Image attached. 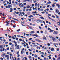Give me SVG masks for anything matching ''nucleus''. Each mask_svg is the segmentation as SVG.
I'll return each mask as SVG.
<instances>
[{
  "instance_id": "864d4df0",
  "label": "nucleus",
  "mask_w": 60,
  "mask_h": 60,
  "mask_svg": "<svg viewBox=\"0 0 60 60\" xmlns=\"http://www.w3.org/2000/svg\"><path fill=\"white\" fill-rule=\"evenodd\" d=\"M60 59V57H59L58 58V60H59Z\"/></svg>"
},
{
  "instance_id": "680f3d73",
  "label": "nucleus",
  "mask_w": 60,
  "mask_h": 60,
  "mask_svg": "<svg viewBox=\"0 0 60 60\" xmlns=\"http://www.w3.org/2000/svg\"><path fill=\"white\" fill-rule=\"evenodd\" d=\"M26 36H29V35L28 34H26Z\"/></svg>"
},
{
  "instance_id": "4c0bfd02",
  "label": "nucleus",
  "mask_w": 60,
  "mask_h": 60,
  "mask_svg": "<svg viewBox=\"0 0 60 60\" xmlns=\"http://www.w3.org/2000/svg\"><path fill=\"white\" fill-rule=\"evenodd\" d=\"M38 6L39 7L40 6V4L38 3Z\"/></svg>"
},
{
  "instance_id": "de8ad7c7",
  "label": "nucleus",
  "mask_w": 60,
  "mask_h": 60,
  "mask_svg": "<svg viewBox=\"0 0 60 60\" xmlns=\"http://www.w3.org/2000/svg\"><path fill=\"white\" fill-rule=\"evenodd\" d=\"M51 14H48V16H51Z\"/></svg>"
},
{
  "instance_id": "5701e85b",
  "label": "nucleus",
  "mask_w": 60,
  "mask_h": 60,
  "mask_svg": "<svg viewBox=\"0 0 60 60\" xmlns=\"http://www.w3.org/2000/svg\"><path fill=\"white\" fill-rule=\"evenodd\" d=\"M40 18L41 19H44V18L43 17H40Z\"/></svg>"
},
{
  "instance_id": "a19ab883",
  "label": "nucleus",
  "mask_w": 60,
  "mask_h": 60,
  "mask_svg": "<svg viewBox=\"0 0 60 60\" xmlns=\"http://www.w3.org/2000/svg\"><path fill=\"white\" fill-rule=\"evenodd\" d=\"M37 0H36L34 1V3H35L36 2H37Z\"/></svg>"
},
{
  "instance_id": "6e6552de",
  "label": "nucleus",
  "mask_w": 60,
  "mask_h": 60,
  "mask_svg": "<svg viewBox=\"0 0 60 60\" xmlns=\"http://www.w3.org/2000/svg\"><path fill=\"white\" fill-rule=\"evenodd\" d=\"M30 7V6L29 5H28L26 6V8L27 9L29 8Z\"/></svg>"
},
{
  "instance_id": "f3484780",
  "label": "nucleus",
  "mask_w": 60,
  "mask_h": 60,
  "mask_svg": "<svg viewBox=\"0 0 60 60\" xmlns=\"http://www.w3.org/2000/svg\"><path fill=\"white\" fill-rule=\"evenodd\" d=\"M37 21L41 23V22H42L41 21V20H37Z\"/></svg>"
},
{
  "instance_id": "13d9d810",
  "label": "nucleus",
  "mask_w": 60,
  "mask_h": 60,
  "mask_svg": "<svg viewBox=\"0 0 60 60\" xmlns=\"http://www.w3.org/2000/svg\"><path fill=\"white\" fill-rule=\"evenodd\" d=\"M40 11H43V9H40Z\"/></svg>"
},
{
  "instance_id": "7ed1b4c3",
  "label": "nucleus",
  "mask_w": 60,
  "mask_h": 60,
  "mask_svg": "<svg viewBox=\"0 0 60 60\" xmlns=\"http://www.w3.org/2000/svg\"><path fill=\"white\" fill-rule=\"evenodd\" d=\"M36 41H38V42H42L41 41V40L38 39H36Z\"/></svg>"
},
{
  "instance_id": "20e7f679",
  "label": "nucleus",
  "mask_w": 60,
  "mask_h": 60,
  "mask_svg": "<svg viewBox=\"0 0 60 60\" xmlns=\"http://www.w3.org/2000/svg\"><path fill=\"white\" fill-rule=\"evenodd\" d=\"M16 49H19V45H18L16 46Z\"/></svg>"
},
{
  "instance_id": "79ce46f5",
  "label": "nucleus",
  "mask_w": 60,
  "mask_h": 60,
  "mask_svg": "<svg viewBox=\"0 0 60 60\" xmlns=\"http://www.w3.org/2000/svg\"><path fill=\"white\" fill-rule=\"evenodd\" d=\"M20 31V29H18V30H17V32H19Z\"/></svg>"
},
{
  "instance_id": "e2e57ef3",
  "label": "nucleus",
  "mask_w": 60,
  "mask_h": 60,
  "mask_svg": "<svg viewBox=\"0 0 60 60\" xmlns=\"http://www.w3.org/2000/svg\"><path fill=\"white\" fill-rule=\"evenodd\" d=\"M39 15V14H37V13L36 14V15Z\"/></svg>"
},
{
  "instance_id": "58836bf2",
  "label": "nucleus",
  "mask_w": 60,
  "mask_h": 60,
  "mask_svg": "<svg viewBox=\"0 0 60 60\" xmlns=\"http://www.w3.org/2000/svg\"><path fill=\"white\" fill-rule=\"evenodd\" d=\"M25 39L26 40V42H27V41H28V40H27V38H26Z\"/></svg>"
},
{
  "instance_id": "4be33fe9",
  "label": "nucleus",
  "mask_w": 60,
  "mask_h": 60,
  "mask_svg": "<svg viewBox=\"0 0 60 60\" xmlns=\"http://www.w3.org/2000/svg\"><path fill=\"white\" fill-rule=\"evenodd\" d=\"M54 33H55V34H57V33H58V32H57L56 31H54Z\"/></svg>"
},
{
  "instance_id": "9d476101",
  "label": "nucleus",
  "mask_w": 60,
  "mask_h": 60,
  "mask_svg": "<svg viewBox=\"0 0 60 60\" xmlns=\"http://www.w3.org/2000/svg\"><path fill=\"white\" fill-rule=\"evenodd\" d=\"M34 31H31L30 32V34H34Z\"/></svg>"
},
{
  "instance_id": "c85d7f7f",
  "label": "nucleus",
  "mask_w": 60,
  "mask_h": 60,
  "mask_svg": "<svg viewBox=\"0 0 60 60\" xmlns=\"http://www.w3.org/2000/svg\"><path fill=\"white\" fill-rule=\"evenodd\" d=\"M52 20L54 22H56V21L54 19H52Z\"/></svg>"
},
{
  "instance_id": "4468645a",
  "label": "nucleus",
  "mask_w": 60,
  "mask_h": 60,
  "mask_svg": "<svg viewBox=\"0 0 60 60\" xmlns=\"http://www.w3.org/2000/svg\"><path fill=\"white\" fill-rule=\"evenodd\" d=\"M12 19H14V20H16L17 21H18V20L16 18H12Z\"/></svg>"
},
{
  "instance_id": "37998d69",
  "label": "nucleus",
  "mask_w": 60,
  "mask_h": 60,
  "mask_svg": "<svg viewBox=\"0 0 60 60\" xmlns=\"http://www.w3.org/2000/svg\"><path fill=\"white\" fill-rule=\"evenodd\" d=\"M48 18H49V19H51V20H52V19L50 17H49V16H48Z\"/></svg>"
},
{
  "instance_id": "09e8293b",
  "label": "nucleus",
  "mask_w": 60,
  "mask_h": 60,
  "mask_svg": "<svg viewBox=\"0 0 60 60\" xmlns=\"http://www.w3.org/2000/svg\"><path fill=\"white\" fill-rule=\"evenodd\" d=\"M8 36L9 38H11V36L9 35H8Z\"/></svg>"
},
{
  "instance_id": "3c124183",
  "label": "nucleus",
  "mask_w": 60,
  "mask_h": 60,
  "mask_svg": "<svg viewBox=\"0 0 60 60\" xmlns=\"http://www.w3.org/2000/svg\"><path fill=\"white\" fill-rule=\"evenodd\" d=\"M3 51H4V50H5V49L4 48H3Z\"/></svg>"
},
{
  "instance_id": "b1692460",
  "label": "nucleus",
  "mask_w": 60,
  "mask_h": 60,
  "mask_svg": "<svg viewBox=\"0 0 60 60\" xmlns=\"http://www.w3.org/2000/svg\"><path fill=\"white\" fill-rule=\"evenodd\" d=\"M11 6L10 5H8V8H11Z\"/></svg>"
},
{
  "instance_id": "5fc2aeb1",
  "label": "nucleus",
  "mask_w": 60,
  "mask_h": 60,
  "mask_svg": "<svg viewBox=\"0 0 60 60\" xmlns=\"http://www.w3.org/2000/svg\"><path fill=\"white\" fill-rule=\"evenodd\" d=\"M45 28H47L48 27V26L47 25H46L45 26Z\"/></svg>"
},
{
  "instance_id": "c756f323",
  "label": "nucleus",
  "mask_w": 60,
  "mask_h": 60,
  "mask_svg": "<svg viewBox=\"0 0 60 60\" xmlns=\"http://www.w3.org/2000/svg\"><path fill=\"white\" fill-rule=\"evenodd\" d=\"M9 24H10V23H8L6 25V26H9Z\"/></svg>"
},
{
  "instance_id": "e433bc0d",
  "label": "nucleus",
  "mask_w": 60,
  "mask_h": 60,
  "mask_svg": "<svg viewBox=\"0 0 60 60\" xmlns=\"http://www.w3.org/2000/svg\"><path fill=\"white\" fill-rule=\"evenodd\" d=\"M22 3H20V4H19V6H20V5H22Z\"/></svg>"
},
{
  "instance_id": "bb28decb",
  "label": "nucleus",
  "mask_w": 60,
  "mask_h": 60,
  "mask_svg": "<svg viewBox=\"0 0 60 60\" xmlns=\"http://www.w3.org/2000/svg\"><path fill=\"white\" fill-rule=\"evenodd\" d=\"M20 14L21 15V16H23V15H22V12H20Z\"/></svg>"
},
{
  "instance_id": "a878e982",
  "label": "nucleus",
  "mask_w": 60,
  "mask_h": 60,
  "mask_svg": "<svg viewBox=\"0 0 60 60\" xmlns=\"http://www.w3.org/2000/svg\"><path fill=\"white\" fill-rule=\"evenodd\" d=\"M17 55H19V51H18L17 52Z\"/></svg>"
},
{
  "instance_id": "f704fd0d",
  "label": "nucleus",
  "mask_w": 60,
  "mask_h": 60,
  "mask_svg": "<svg viewBox=\"0 0 60 60\" xmlns=\"http://www.w3.org/2000/svg\"><path fill=\"white\" fill-rule=\"evenodd\" d=\"M37 3H36L35 4V6H37Z\"/></svg>"
},
{
  "instance_id": "423d86ee",
  "label": "nucleus",
  "mask_w": 60,
  "mask_h": 60,
  "mask_svg": "<svg viewBox=\"0 0 60 60\" xmlns=\"http://www.w3.org/2000/svg\"><path fill=\"white\" fill-rule=\"evenodd\" d=\"M3 48H4V46H3L2 45H1L0 46V49H2Z\"/></svg>"
},
{
  "instance_id": "393cba45",
  "label": "nucleus",
  "mask_w": 60,
  "mask_h": 60,
  "mask_svg": "<svg viewBox=\"0 0 60 60\" xmlns=\"http://www.w3.org/2000/svg\"><path fill=\"white\" fill-rule=\"evenodd\" d=\"M28 57L29 59H31L32 58V57L31 56H28Z\"/></svg>"
},
{
  "instance_id": "0e129e2a",
  "label": "nucleus",
  "mask_w": 60,
  "mask_h": 60,
  "mask_svg": "<svg viewBox=\"0 0 60 60\" xmlns=\"http://www.w3.org/2000/svg\"><path fill=\"white\" fill-rule=\"evenodd\" d=\"M14 10H16V8H14Z\"/></svg>"
},
{
  "instance_id": "ea45409f",
  "label": "nucleus",
  "mask_w": 60,
  "mask_h": 60,
  "mask_svg": "<svg viewBox=\"0 0 60 60\" xmlns=\"http://www.w3.org/2000/svg\"><path fill=\"white\" fill-rule=\"evenodd\" d=\"M17 37H19V38L20 37V35H17Z\"/></svg>"
},
{
  "instance_id": "8fccbe9b",
  "label": "nucleus",
  "mask_w": 60,
  "mask_h": 60,
  "mask_svg": "<svg viewBox=\"0 0 60 60\" xmlns=\"http://www.w3.org/2000/svg\"><path fill=\"white\" fill-rule=\"evenodd\" d=\"M43 23H44V24L45 25V22H44V21H43Z\"/></svg>"
},
{
  "instance_id": "7c9ffc66",
  "label": "nucleus",
  "mask_w": 60,
  "mask_h": 60,
  "mask_svg": "<svg viewBox=\"0 0 60 60\" xmlns=\"http://www.w3.org/2000/svg\"><path fill=\"white\" fill-rule=\"evenodd\" d=\"M14 37V36H12V38L14 40H15V38H14V37Z\"/></svg>"
},
{
  "instance_id": "f257e3e1",
  "label": "nucleus",
  "mask_w": 60,
  "mask_h": 60,
  "mask_svg": "<svg viewBox=\"0 0 60 60\" xmlns=\"http://www.w3.org/2000/svg\"><path fill=\"white\" fill-rule=\"evenodd\" d=\"M55 12L56 13H58L59 12V10L57 9H55Z\"/></svg>"
},
{
  "instance_id": "f03ea898",
  "label": "nucleus",
  "mask_w": 60,
  "mask_h": 60,
  "mask_svg": "<svg viewBox=\"0 0 60 60\" xmlns=\"http://www.w3.org/2000/svg\"><path fill=\"white\" fill-rule=\"evenodd\" d=\"M5 55H6V54L3 53L2 54V55L1 56L3 57V58H4V56Z\"/></svg>"
},
{
  "instance_id": "72a5a7b5",
  "label": "nucleus",
  "mask_w": 60,
  "mask_h": 60,
  "mask_svg": "<svg viewBox=\"0 0 60 60\" xmlns=\"http://www.w3.org/2000/svg\"><path fill=\"white\" fill-rule=\"evenodd\" d=\"M48 30H51V29H50L49 28H48Z\"/></svg>"
},
{
  "instance_id": "1a4fd4ad",
  "label": "nucleus",
  "mask_w": 60,
  "mask_h": 60,
  "mask_svg": "<svg viewBox=\"0 0 60 60\" xmlns=\"http://www.w3.org/2000/svg\"><path fill=\"white\" fill-rule=\"evenodd\" d=\"M56 5L57 6H58V8H59V7H60V5L57 4H56Z\"/></svg>"
},
{
  "instance_id": "39448f33",
  "label": "nucleus",
  "mask_w": 60,
  "mask_h": 60,
  "mask_svg": "<svg viewBox=\"0 0 60 60\" xmlns=\"http://www.w3.org/2000/svg\"><path fill=\"white\" fill-rule=\"evenodd\" d=\"M51 50V51H54L55 49H54V48H52Z\"/></svg>"
},
{
  "instance_id": "dca6fc26",
  "label": "nucleus",
  "mask_w": 60,
  "mask_h": 60,
  "mask_svg": "<svg viewBox=\"0 0 60 60\" xmlns=\"http://www.w3.org/2000/svg\"><path fill=\"white\" fill-rule=\"evenodd\" d=\"M24 52H23L22 51H21V54H23Z\"/></svg>"
},
{
  "instance_id": "603ef678",
  "label": "nucleus",
  "mask_w": 60,
  "mask_h": 60,
  "mask_svg": "<svg viewBox=\"0 0 60 60\" xmlns=\"http://www.w3.org/2000/svg\"><path fill=\"white\" fill-rule=\"evenodd\" d=\"M51 56V55H49V56H48L49 57H50Z\"/></svg>"
},
{
  "instance_id": "a211bd4d",
  "label": "nucleus",
  "mask_w": 60,
  "mask_h": 60,
  "mask_svg": "<svg viewBox=\"0 0 60 60\" xmlns=\"http://www.w3.org/2000/svg\"><path fill=\"white\" fill-rule=\"evenodd\" d=\"M54 38L53 37V36H50V39H52Z\"/></svg>"
},
{
  "instance_id": "aec40b11",
  "label": "nucleus",
  "mask_w": 60,
  "mask_h": 60,
  "mask_svg": "<svg viewBox=\"0 0 60 60\" xmlns=\"http://www.w3.org/2000/svg\"><path fill=\"white\" fill-rule=\"evenodd\" d=\"M9 55H6L5 56V57H9Z\"/></svg>"
},
{
  "instance_id": "a18cd8bd",
  "label": "nucleus",
  "mask_w": 60,
  "mask_h": 60,
  "mask_svg": "<svg viewBox=\"0 0 60 60\" xmlns=\"http://www.w3.org/2000/svg\"><path fill=\"white\" fill-rule=\"evenodd\" d=\"M10 10H13V9H12V8H11L10 9Z\"/></svg>"
},
{
  "instance_id": "49530a36",
  "label": "nucleus",
  "mask_w": 60,
  "mask_h": 60,
  "mask_svg": "<svg viewBox=\"0 0 60 60\" xmlns=\"http://www.w3.org/2000/svg\"><path fill=\"white\" fill-rule=\"evenodd\" d=\"M7 59L8 60H9V56H8V57H7Z\"/></svg>"
},
{
  "instance_id": "69168bd1",
  "label": "nucleus",
  "mask_w": 60,
  "mask_h": 60,
  "mask_svg": "<svg viewBox=\"0 0 60 60\" xmlns=\"http://www.w3.org/2000/svg\"><path fill=\"white\" fill-rule=\"evenodd\" d=\"M16 40H19V38H16Z\"/></svg>"
},
{
  "instance_id": "0eeeda50",
  "label": "nucleus",
  "mask_w": 60,
  "mask_h": 60,
  "mask_svg": "<svg viewBox=\"0 0 60 60\" xmlns=\"http://www.w3.org/2000/svg\"><path fill=\"white\" fill-rule=\"evenodd\" d=\"M52 40H53V41H56V39L54 38H52Z\"/></svg>"
},
{
  "instance_id": "6ab92c4d",
  "label": "nucleus",
  "mask_w": 60,
  "mask_h": 60,
  "mask_svg": "<svg viewBox=\"0 0 60 60\" xmlns=\"http://www.w3.org/2000/svg\"><path fill=\"white\" fill-rule=\"evenodd\" d=\"M47 45L48 46H50V44L49 43H47Z\"/></svg>"
},
{
  "instance_id": "c9c22d12",
  "label": "nucleus",
  "mask_w": 60,
  "mask_h": 60,
  "mask_svg": "<svg viewBox=\"0 0 60 60\" xmlns=\"http://www.w3.org/2000/svg\"><path fill=\"white\" fill-rule=\"evenodd\" d=\"M51 3V2L50 1H49L47 3V4H50Z\"/></svg>"
},
{
  "instance_id": "2eb2a0df",
  "label": "nucleus",
  "mask_w": 60,
  "mask_h": 60,
  "mask_svg": "<svg viewBox=\"0 0 60 60\" xmlns=\"http://www.w3.org/2000/svg\"><path fill=\"white\" fill-rule=\"evenodd\" d=\"M33 17V16L32 15H30L28 16L29 18H32V17Z\"/></svg>"
},
{
  "instance_id": "f8f14e48",
  "label": "nucleus",
  "mask_w": 60,
  "mask_h": 60,
  "mask_svg": "<svg viewBox=\"0 0 60 60\" xmlns=\"http://www.w3.org/2000/svg\"><path fill=\"white\" fill-rule=\"evenodd\" d=\"M27 1L28 2H29V1H31V0H24V2H25Z\"/></svg>"
},
{
  "instance_id": "774afa93",
  "label": "nucleus",
  "mask_w": 60,
  "mask_h": 60,
  "mask_svg": "<svg viewBox=\"0 0 60 60\" xmlns=\"http://www.w3.org/2000/svg\"><path fill=\"white\" fill-rule=\"evenodd\" d=\"M0 59L1 60H3V58H2V57H1V58H0Z\"/></svg>"
},
{
  "instance_id": "c03bdc74",
  "label": "nucleus",
  "mask_w": 60,
  "mask_h": 60,
  "mask_svg": "<svg viewBox=\"0 0 60 60\" xmlns=\"http://www.w3.org/2000/svg\"><path fill=\"white\" fill-rule=\"evenodd\" d=\"M52 7H55V5L54 4H53L52 5Z\"/></svg>"
},
{
  "instance_id": "6e6d98bb",
  "label": "nucleus",
  "mask_w": 60,
  "mask_h": 60,
  "mask_svg": "<svg viewBox=\"0 0 60 60\" xmlns=\"http://www.w3.org/2000/svg\"><path fill=\"white\" fill-rule=\"evenodd\" d=\"M13 11L12 10H10V11H9V12H12Z\"/></svg>"
},
{
  "instance_id": "4d7b16f0",
  "label": "nucleus",
  "mask_w": 60,
  "mask_h": 60,
  "mask_svg": "<svg viewBox=\"0 0 60 60\" xmlns=\"http://www.w3.org/2000/svg\"><path fill=\"white\" fill-rule=\"evenodd\" d=\"M19 40L21 41H22V39H19Z\"/></svg>"
},
{
  "instance_id": "cd10ccee",
  "label": "nucleus",
  "mask_w": 60,
  "mask_h": 60,
  "mask_svg": "<svg viewBox=\"0 0 60 60\" xmlns=\"http://www.w3.org/2000/svg\"><path fill=\"white\" fill-rule=\"evenodd\" d=\"M54 31V30H51L49 32H50V33H51V32H52Z\"/></svg>"
},
{
  "instance_id": "473e14b6",
  "label": "nucleus",
  "mask_w": 60,
  "mask_h": 60,
  "mask_svg": "<svg viewBox=\"0 0 60 60\" xmlns=\"http://www.w3.org/2000/svg\"><path fill=\"white\" fill-rule=\"evenodd\" d=\"M26 54L27 55H28V52H26Z\"/></svg>"
},
{
  "instance_id": "052dcab7",
  "label": "nucleus",
  "mask_w": 60,
  "mask_h": 60,
  "mask_svg": "<svg viewBox=\"0 0 60 60\" xmlns=\"http://www.w3.org/2000/svg\"><path fill=\"white\" fill-rule=\"evenodd\" d=\"M26 3H24L23 4H24V5H26Z\"/></svg>"
},
{
  "instance_id": "ddd939ff",
  "label": "nucleus",
  "mask_w": 60,
  "mask_h": 60,
  "mask_svg": "<svg viewBox=\"0 0 60 60\" xmlns=\"http://www.w3.org/2000/svg\"><path fill=\"white\" fill-rule=\"evenodd\" d=\"M34 57H35L36 58H37L38 57V56L37 55L35 54L34 55Z\"/></svg>"
},
{
  "instance_id": "412c9836",
  "label": "nucleus",
  "mask_w": 60,
  "mask_h": 60,
  "mask_svg": "<svg viewBox=\"0 0 60 60\" xmlns=\"http://www.w3.org/2000/svg\"><path fill=\"white\" fill-rule=\"evenodd\" d=\"M43 40H46V37H44L43 38Z\"/></svg>"
},
{
  "instance_id": "bf43d9fd",
  "label": "nucleus",
  "mask_w": 60,
  "mask_h": 60,
  "mask_svg": "<svg viewBox=\"0 0 60 60\" xmlns=\"http://www.w3.org/2000/svg\"><path fill=\"white\" fill-rule=\"evenodd\" d=\"M28 50L30 51H32L31 50V49H29Z\"/></svg>"
},
{
  "instance_id": "338daca9",
  "label": "nucleus",
  "mask_w": 60,
  "mask_h": 60,
  "mask_svg": "<svg viewBox=\"0 0 60 60\" xmlns=\"http://www.w3.org/2000/svg\"><path fill=\"white\" fill-rule=\"evenodd\" d=\"M53 59L54 60H56V58H53Z\"/></svg>"
},
{
  "instance_id": "2f4dec72",
  "label": "nucleus",
  "mask_w": 60,
  "mask_h": 60,
  "mask_svg": "<svg viewBox=\"0 0 60 60\" xmlns=\"http://www.w3.org/2000/svg\"><path fill=\"white\" fill-rule=\"evenodd\" d=\"M35 36L36 37H39V36L37 35H35Z\"/></svg>"
},
{
  "instance_id": "9b49d317",
  "label": "nucleus",
  "mask_w": 60,
  "mask_h": 60,
  "mask_svg": "<svg viewBox=\"0 0 60 60\" xmlns=\"http://www.w3.org/2000/svg\"><path fill=\"white\" fill-rule=\"evenodd\" d=\"M53 45H54L55 46V47H56V48H57V46H56V44L55 43H53Z\"/></svg>"
}]
</instances>
